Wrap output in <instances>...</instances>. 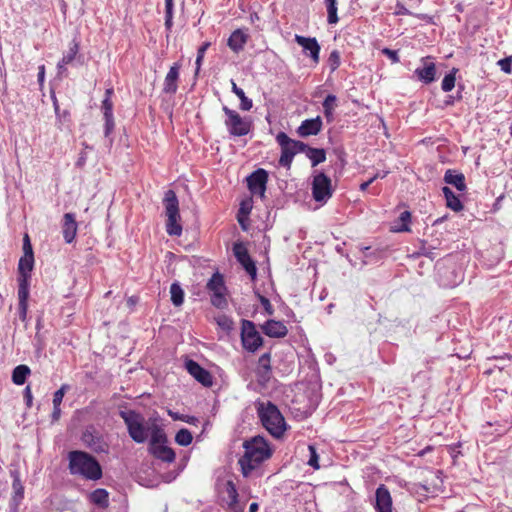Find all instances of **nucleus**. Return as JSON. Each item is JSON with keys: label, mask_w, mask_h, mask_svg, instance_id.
<instances>
[{"label": "nucleus", "mask_w": 512, "mask_h": 512, "mask_svg": "<svg viewBox=\"0 0 512 512\" xmlns=\"http://www.w3.org/2000/svg\"><path fill=\"white\" fill-rule=\"evenodd\" d=\"M244 454L238 460L244 477H249L261 463L272 456V449L268 441L262 436H255L243 443Z\"/></svg>", "instance_id": "f257e3e1"}, {"label": "nucleus", "mask_w": 512, "mask_h": 512, "mask_svg": "<svg viewBox=\"0 0 512 512\" xmlns=\"http://www.w3.org/2000/svg\"><path fill=\"white\" fill-rule=\"evenodd\" d=\"M255 409L266 431L276 439L282 438L287 430V423L279 408L271 401L257 400Z\"/></svg>", "instance_id": "f03ea898"}, {"label": "nucleus", "mask_w": 512, "mask_h": 512, "mask_svg": "<svg viewBox=\"0 0 512 512\" xmlns=\"http://www.w3.org/2000/svg\"><path fill=\"white\" fill-rule=\"evenodd\" d=\"M68 460L69 471L72 475H79L88 480H99L102 477V468L99 462L89 453L73 450L69 452Z\"/></svg>", "instance_id": "7ed1b4c3"}, {"label": "nucleus", "mask_w": 512, "mask_h": 512, "mask_svg": "<svg viewBox=\"0 0 512 512\" xmlns=\"http://www.w3.org/2000/svg\"><path fill=\"white\" fill-rule=\"evenodd\" d=\"M34 268V256L23 255L18 263V300L19 316L21 320L26 319L28 310L29 286L31 271Z\"/></svg>", "instance_id": "20e7f679"}, {"label": "nucleus", "mask_w": 512, "mask_h": 512, "mask_svg": "<svg viewBox=\"0 0 512 512\" xmlns=\"http://www.w3.org/2000/svg\"><path fill=\"white\" fill-rule=\"evenodd\" d=\"M120 417L123 419L129 436L136 443H144L149 436L151 437L152 427L146 425L145 418L135 410H121Z\"/></svg>", "instance_id": "39448f33"}, {"label": "nucleus", "mask_w": 512, "mask_h": 512, "mask_svg": "<svg viewBox=\"0 0 512 512\" xmlns=\"http://www.w3.org/2000/svg\"><path fill=\"white\" fill-rule=\"evenodd\" d=\"M167 441L164 430L154 424L151 429L149 452L163 462L172 463L175 461L176 454L172 448L166 445Z\"/></svg>", "instance_id": "423d86ee"}, {"label": "nucleus", "mask_w": 512, "mask_h": 512, "mask_svg": "<svg viewBox=\"0 0 512 512\" xmlns=\"http://www.w3.org/2000/svg\"><path fill=\"white\" fill-rule=\"evenodd\" d=\"M163 204L165 206V213L167 216L166 232L170 236H180L182 233V226L179 221L181 219L179 213V201L174 190H167L164 194Z\"/></svg>", "instance_id": "0eeeda50"}, {"label": "nucleus", "mask_w": 512, "mask_h": 512, "mask_svg": "<svg viewBox=\"0 0 512 512\" xmlns=\"http://www.w3.org/2000/svg\"><path fill=\"white\" fill-rule=\"evenodd\" d=\"M276 141L281 147L279 165L287 169H290L294 156L307 148V144L291 139L285 132H279Z\"/></svg>", "instance_id": "6e6552de"}, {"label": "nucleus", "mask_w": 512, "mask_h": 512, "mask_svg": "<svg viewBox=\"0 0 512 512\" xmlns=\"http://www.w3.org/2000/svg\"><path fill=\"white\" fill-rule=\"evenodd\" d=\"M223 112L226 115L225 126L231 136L241 137L247 135L252 127L249 119L241 117V115L227 106H223Z\"/></svg>", "instance_id": "1a4fd4ad"}, {"label": "nucleus", "mask_w": 512, "mask_h": 512, "mask_svg": "<svg viewBox=\"0 0 512 512\" xmlns=\"http://www.w3.org/2000/svg\"><path fill=\"white\" fill-rule=\"evenodd\" d=\"M263 337L256 329V325L250 320L241 322V343L245 350L255 353L263 345Z\"/></svg>", "instance_id": "9d476101"}, {"label": "nucleus", "mask_w": 512, "mask_h": 512, "mask_svg": "<svg viewBox=\"0 0 512 512\" xmlns=\"http://www.w3.org/2000/svg\"><path fill=\"white\" fill-rule=\"evenodd\" d=\"M82 443L95 453H108L109 444L105 440L104 435L93 425L87 426L82 435Z\"/></svg>", "instance_id": "9b49d317"}, {"label": "nucleus", "mask_w": 512, "mask_h": 512, "mask_svg": "<svg viewBox=\"0 0 512 512\" xmlns=\"http://www.w3.org/2000/svg\"><path fill=\"white\" fill-rule=\"evenodd\" d=\"M333 195L331 179L323 172H319L313 177L312 196L316 202H327Z\"/></svg>", "instance_id": "f8f14e48"}, {"label": "nucleus", "mask_w": 512, "mask_h": 512, "mask_svg": "<svg viewBox=\"0 0 512 512\" xmlns=\"http://www.w3.org/2000/svg\"><path fill=\"white\" fill-rule=\"evenodd\" d=\"M207 289L212 292L211 303L217 308H225L227 306V300L225 297L226 287L223 276L219 273L212 275L207 283Z\"/></svg>", "instance_id": "ddd939ff"}, {"label": "nucleus", "mask_w": 512, "mask_h": 512, "mask_svg": "<svg viewBox=\"0 0 512 512\" xmlns=\"http://www.w3.org/2000/svg\"><path fill=\"white\" fill-rule=\"evenodd\" d=\"M247 186L252 195L265 197L266 185L268 182V173L266 170L259 168L252 172L246 179Z\"/></svg>", "instance_id": "4468645a"}, {"label": "nucleus", "mask_w": 512, "mask_h": 512, "mask_svg": "<svg viewBox=\"0 0 512 512\" xmlns=\"http://www.w3.org/2000/svg\"><path fill=\"white\" fill-rule=\"evenodd\" d=\"M233 252L237 261L242 265L252 279H254L257 274V268L255 262L251 259L246 246L241 242L235 243L233 245Z\"/></svg>", "instance_id": "2eb2a0df"}, {"label": "nucleus", "mask_w": 512, "mask_h": 512, "mask_svg": "<svg viewBox=\"0 0 512 512\" xmlns=\"http://www.w3.org/2000/svg\"><path fill=\"white\" fill-rule=\"evenodd\" d=\"M294 40L298 45H300L303 48L305 54H307L311 58L313 63H319L321 47L316 38L305 37L296 34Z\"/></svg>", "instance_id": "dca6fc26"}, {"label": "nucleus", "mask_w": 512, "mask_h": 512, "mask_svg": "<svg viewBox=\"0 0 512 512\" xmlns=\"http://www.w3.org/2000/svg\"><path fill=\"white\" fill-rule=\"evenodd\" d=\"M255 373L260 385L265 386L270 381L272 376L270 352H266L259 357Z\"/></svg>", "instance_id": "f3484780"}, {"label": "nucleus", "mask_w": 512, "mask_h": 512, "mask_svg": "<svg viewBox=\"0 0 512 512\" xmlns=\"http://www.w3.org/2000/svg\"><path fill=\"white\" fill-rule=\"evenodd\" d=\"M186 370L194 377L199 383L205 387H210L213 384V378L210 372L204 369L199 363L194 360H188L185 363Z\"/></svg>", "instance_id": "a211bd4d"}, {"label": "nucleus", "mask_w": 512, "mask_h": 512, "mask_svg": "<svg viewBox=\"0 0 512 512\" xmlns=\"http://www.w3.org/2000/svg\"><path fill=\"white\" fill-rule=\"evenodd\" d=\"M374 508L376 512H392L393 502L391 494L388 488L381 484L375 492V504Z\"/></svg>", "instance_id": "6ab92c4d"}, {"label": "nucleus", "mask_w": 512, "mask_h": 512, "mask_svg": "<svg viewBox=\"0 0 512 512\" xmlns=\"http://www.w3.org/2000/svg\"><path fill=\"white\" fill-rule=\"evenodd\" d=\"M487 361H495L491 368H497L499 371H505V375L501 377V382H510L512 380V356L503 354L501 356H491Z\"/></svg>", "instance_id": "aec40b11"}, {"label": "nucleus", "mask_w": 512, "mask_h": 512, "mask_svg": "<svg viewBox=\"0 0 512 512\" xmlns=\"http://www.w3.org/2000/svg\"><path fill=\"white\" fill-rule=\"evenodd\" d=\"M181 64L176 62L174 63L168 73L165 76L163 83V92L166 94H175L178 89V80L180 74Z\"/></svg>", "instance_id": "412c9836"}, {"label": "nucleus", "mask_w": 512, "mask_h": 512, "mask_svg": "<svg viewBox=\"0 0 512 512\" xmlns=\"http://www.w3.org/2000/svg\"><path fill=\"white\" fill-rule=\"evenodd\" d=\"M322 119L320 116L315 118L306 119L302 121L301 125L297 129V133L300 137L315 136L322 130Z\"/></svg>", "instance_id": "4be33fe9"}, {"label": "nucleus", "mask_w": 512, "mask_h": 512, "mask_svg": "<svg viewBox=\"0 0 512 512\" xmlns=\"http://www.w3.org/2000/svg\"><path fill=\"white\" fill-rule=\"evenodd\" d=\"M78 225L73 213H65L62 222V234L66 243L70 244L77 235Z\"/></svg>", "instance_id": "5701e85b"}, {"label": "nucleus", "mask_w": 512, "mask_h": 512, "mask_svg": "<svg viewBox=\"0 0 512 512\" xmlns=\"http://www.w3.org/2000/svg\"><path fill=\"white\" fill-rule=\"evenodd\" d=\"M261 329L265 335L271 338H284L288 334L286 325L277 320L269 319L263 325Z\"/></svg>", "instance_id": "b1692460"}, {"label": "nucleus", "mask_w": 512, "mask_h": 512, "mask_svg": "<svg viewBox=\"0 0 512 512\" xmlns=\"http://www.w3.org/2000/svg\"><path fill=\"white\" fill-rule=\"evenodd\" d=\"M248 41V35L241 29L234 30L228 38L227 45L235 53H239L244 49Z\"/></svg>", "instance_id": "393cba45"}, {"label": "nucleus", "mask_w": 512, "mask_h": 512, "mask_svg": "<svg viewBox=\"0 0 512 512\" xmlns=\"http://www.w3.org/2000/svg\"><path fill=\"white\" fill-rule=\"evenodd\" d=\"M444 181L449 185H453L457 190L461 192L465 191L467 188L464 174L452 169L446 170L444 174Z\"/></svg>", "instance_id": "a878e982"}, {"label": "nucleus", "mask_w": 512, "mask_h": 512, "mask_svg": "<svg viewBox=\"0 0 512 512\" xmlns=\"http://www.w3.org/2000/svg\"><path fill=\"white\" fill-rule=\"evenodd\" d=\"M415 73L420 80L428 84L435 80L436 66L433 62L425 63L424 67L416 69Z\"/></svg>", "instance_id": "bb28decb"}, {"label": "nucleus", "mask_w": 512, "mask_h": 512, "mask_svg": "<svg viewBox=\"0 0 512 512\" xmlns=\"http://www.w3.org/2000/svg\"><path fill=\"white\" fill-rule=\"evenodd\" d=\"M443 195L446 200V206L455 212L463 209V204L458 196L447 186L442 188Z\"/></svg>", "instance_id": "cd10ccee"}, {"label": "nucleus", "mask_w": 512, "mask_h": 512, "mask_svg": "<svg viewBox=\"0 0 512 512\" xmlns=\"http://www.w3.org/2000/svg\"><path fill=\"white\" fill-rule=\"evenodd\" d=\"M304 152L310 159L312 167H315L326 160V152L322 148H313L307 145L306 151Z\"/></svg>", "instance_id": "c85d7f7f"}, {"label": "nucleus", "mask_w": 512, "mask_h": 512, "mask_svg": "<svg viewBox=\"0 0 512 512\" xmlns=\"http://www.w3.org/2000/svg\"><path fill=\"white\" fill-rule=\"evenodd\" d=\"M30 373L31 370L27 365L21 364L16 366L12 372L13 383L16 385H23Z\"/></svg>", "instance_id": "c756f323"}, {"label": "nucleus", "mask_w": 512, "mask_h": 512, "mask_svg": "<svg viewBox=\"0 0 512 512\" xmlns=\"http://www.w3.org/2000/svg\"><path fill=\"white\" fill-rule=\"evenodd\" d=\"M90 500L92 503L105 508L109 504V494L103 488H98L90 494Z\"/></svg>", "instance_id": "7c9ffc66"}, {"label": "nucleus", "mask_w": 512, "mask_h": 512, "mask_svg": "<svg viewBox=\"0 0 512 512\" xmlns=\"http://www.w3.org/2000/svg\"><path fill=\"white\" fill-rule=\"evenodd\" d=\"M411 223V213L409 211H403L398 220L395 223L392 231L394 232H409Z\"/></svg>", "instance_id": "2f4dec72"}, {"label": "nucleus", "mask_w": 512, "mask_h": 512, "mask_svg": "<svg viewBox=\"0 0 512 512\" xmlns=\"http://www.w3.org/2000/svg\"><path fill=\"white\" fill-rule=\"evenodd\" d=\"M325 5L327 9V22L330 25L336 24L339 21L337 11H338V1L337 0H325Z\"/></svg>", "instance_id": "473e14b6"}, {"label": "nucleus", "mask_w": 512, "mask_h": 512, "mask_svg": "<svg viewBox=\"0 0 512 512\" xmlns=\"http://www.w3.org/2000/svg\"><path fill=\"white\" fill-rule=\"evenodd\" d=\"M171 302L174 306L179 307L184 302V291L180 284L174 282L170 286Z\"/></svg>", "instance_id": "72a5a7b5"}, {"label": "nucleus", "mask_w": 512, "mask_h": 512, "mask_svg": "<svg viewBox=\"0 0 512 512\" xmlns=\"http://www.w3.org/2000/svg\"><path fill=\"white\" fill-rule=\"evenodd\" d=\"M323 111L328 122H332L334 117V109L336 106V96L329 94L323 101Z\"/></svg>", "instance_id": "f704fd0d"}, {"label": "nucleus", "mask_w": 512, "mask_h": 512, "mask_svg": "<svg viewBox=\"0 0 512 512\" xmlns=\"http://www.w3.org/2000/svg\"><path fill=\"white\" fill-rule=\"evenodd\" d=\"M79 52V42L76 40H73L69 51L63 56L61 61L59 62V67L62 68L64 65L70 64L76 57L77 53Z\"/></svg>", "instance_id": "c9c22d12"}, {"label": "nucleus", "mask_w": 512, "mask_h": 512, "mask_svg": "<svg viewBox=\"0 0 512 512\" xmlns=\"http://www.w3.org/2000/svg\"><path fill=\"white\" fill-rule=\"evenodd\" d=\"M226 493L228 497V506L230 509L235 510V506L238 503V492L233 481H227Z\"/></svg>", "instance_id": "e433bc0d"}, {"label": "nucleus", "mask_w": 512, "mask_h": 512, "mask_svg": "<svg viewBox=\"0 0 512 512\" xmlns=\"http://www.w3.org/2000/svg\"><path fill=\"white\" fill-rule=\"evenodd\" d=\"M192 441L193 435L186 428L180 429L175 435V442L180 446H188L192 443Z\"/></svg>", "instance_id": "4c0bfd02"}, {"label": "nucleus", "mask_w": 512, "mask_h": 512, "mask_svg": "<svg viewBox=\"0 0 512 512\" xmlns=\"http://www.w3.org/2000/svg\"><path fill=\"white\" fill-rule=\"evenodd\" d=\"M484 375L492 377V383L498 386H505L509 382H501L500 379L505 375V371H499L497 368L489 367L484 371Z\"/></svg>", "instance_id": "58836bf2"}, {"label": "nucleus", "mask_w": 512, "mask_h": 512, "mask_svg": "<svg viewBox=\"0 0 512 512\" xmlns=\"http://www.w3.org/2000/svg\"><path fill=\"white\" fill-rule=\"evenodd\" d=\"M56 115L57 128L62 130L64 126L69 127L71 124V114L69 110H60Z\"/></svg>", "instance_id": "ea45409f"}, {"label": "nucleus", "mask_w": 512, "mask_h": 512, "mask_svg": "<svg viewBox=\"0 0 512 512\" xmlns=\"http://www.w3.org/2000/svg\"><path fill=\"white\" fill-rule=\"evenodd\" d=\"M215 321H216L217 325L224 331L228 332L233 329V325H234L233 320L225 314L218 315L215 318Z\"/></svg>", "instance_id": "a19ab883"}, {"label": "nucleus", "mask_w": 512, "mask_h": 512, "mask_svg": "<svg viewBox=\"0 0 512 512\" xmlns=\"http://www.w3.org/2000/svg\"><path fill=\"white\" fill-rule=\"evenodd\" d=\"M327 64L331 72H334L339 68L341 64V56L338 50L331 51L327 60Z\"/></svg>", "instance_id": "79ce46f5"}, {"label": "nucleus", "mask_w": 512, "mask_h": 512, "mask_svg": "<svg viewBox=\"0 0 512 512\" xmlns=\"http://www.w3.org/2000/svg\"><path fill=\"white\" fill-rule=\"evenodd\" d=\"M455 73H456V70L454 69L453 72L445 75V77L443 78L442 83H441V88L444 92H449V91L453 90V88L455 87V81H456Z\"/></svg>", "instance_id": "37998d69"}, {"label": "nucleus", "mask_w": 512, "mask_h": 512, "mask_svg": "<svg viewBox=\"0 0 512 512\" xmlns=\"http://www.w3.org/2000/svg\"><path fill=\"white\" fill-rule=\"evenodd\" d=\"M308 450L310 453L308 465L313 467L315 470H318L320 468L319 465V455L317 453V450L314 445H309Z\"/></svg>", "instance_id": "c03bdc74"}, {"label": "nucleus", "mask_w": 512, "mask_h": 512, "mask_svg": "<svg viewBox=\"0 0 512 512\" xmlns=\"http://www.w3.org/2000/svg\"><path fill=\"white\" fill-rule=\"evenodd\" d=\"M167 413L174 421L179 420V421L187 422L189 424H194L197 421L196 417H194V416L179 414L178 412H174L172 410H168Z\"/></svg>", "instance_id": "a18cd8bd"}, {"label": "nucleus", "mask_w": 512, "mask_h": 512, "mask_svg": "<svg viewBox=\"0 0 512 512\" xmlns=\"http://www.w3.org/2000/svg\"><path fill=\"white\" fill-rule=\"evenodd\" d=\"M497 65L500 67V69L506 73L511 74L512 73V56L505 57L503 59H500L497 62Z\"/></svg>", "instance_id": "49530a36"}, {"label": "nucleus", "mask_w": 512, "mask_h": 512, "mask_svg": "<svg viewBox=\"0 0 512 512\" xmlns=\"http://www.w3.org/2000/svg\"><path fill=\"white\" fill-rule=\"evenodd\" d=\"M67 388V385H62L57 391L54 392L53 406H61Z\"/></svg>", "instance_id": "de8ad7c7"}, {"label": "nucleus", "mask_w": 512, "mask_h": 512, "mask_svg": "<svg viewBox=\"0 0 512 512\" xmlns=\"http://www.w3.org/2000/svg\"><path fill=\"white\" fill-rule=\"evenodd\" d=\"M23 255L34 256L33 248L28 234H25L23 237Z\"/></svg>", "instance_id": "09e8293b"}, {"label": "nucleus", "mask_w": 512, "mask_h": 512, "mask_svg": "<svg viewBox=\"0 0 512 512\" xmlns=\"http://www.w3.org/2000/svg\"><path fill=\"white\" fill-rule=\"evenodd\" d=\"M238 98L240 99L241 103H240V109L243 110V111H249L252 106H253V102L250 98H248L245 93L241 94V96H238Z\"/></svg>", "instance_id": "8fccbe9b"}, {"label": "nucleus", "mask_w": 512, "mask_h": 512, "mask_svg": "<svg viewBox=\"0 0 512 512\" xmlns=\"http://www.w3.org/2000/svg\"><path fill=\"white\" fill-rule=\"evenodd\" d=\"M104 120H105L104 134H105V136H109L112 133L114 126H115L114 116L113 115H110L109 117L104 116Z\"/></svg>", "instance_id": "3c124183"}, {"label": "nucleus", "mask_w": 512, "mask_h": 512, "mask_svg": "<svg viewBox=\"0 0 512 512\" xmlns=\"http://www.w3.org/2000/svg\"><path fill=\"white\" fill-rule=\"evenodd\" d=\"M103 116L113 115V102L111 99H103L102 101Z\"/></svg>", "instance_id": "603ef678"}, {"label": "nucleus", "mask_w": 512, "mask_h": 512, "mask_svg": "<svg viewBox=\"0 0 512 512\" xmlns=\"http://www.w3.org/2000/svg\"><path fill=\"white\" fill-rule=\"evenodd\" d=\"M259 300H260V303L263 306L265 312L268 315H273L274 309H273V306H272L270 300L268 298H266L265 296H262V295H259Z\"/></svg>", "instance_id": "864d4df0"}, {"label": "nucleus", "mask_w": 512, "mask_h": 512, "mask_svg": "<svg viewBox=\"0 0 512 512\" xmlns=\"http://www.w3.org/2000/svg\"><path fill=\"white\" fill-rule=\"evenodd\" d=\"M382 53L386 55L393 63H398L400 61L398 52L396 50L384 48L382 49Z\"/></svg>", "instance_id": "5fc2aeb1"}, {"label": "nucleus", "mask_w": 512, "mask_h": 512, "mask_svg": "<svg viewBox=\"0 0 512 512\" xmlns=\"http://www.w3.org/2000/svg\"><path fill=\"white\" fill-rule=\"evenodd\" d=\"M13 489L15 491V494L20 497V498H23V495H24V487L22 486L21 484V481L19 478H15L13 480Z\"/></svg>", "instance_id": "6e6d98bb"}, {"label": "nucleus", "mask_w": 512, "mask_h": 512, "mask_svg": "<svg viewBox=\"0 0 512 512\" xmlns=\"http://www.w3.org/2000/svg\"><path fill=\"white\" fill-rule=\"evenodd\" d=\"M23 397L26 403V406L30 408L32 406L33 396H32V390L29 385H27L23 391Z\"/></svg>", "instance_id": "4d7b16f0"}, {"label": "nucleus", "mask_w": 512, "mask_h": 512, "mask_svg": "<svg viewBox=\"0 0 512 512\" xmlns=\"http://www.w3.org/2000/svg\"><path fill=\"white\" fill-rule=\"evenodd\" d=\"M165 28L167 30L168 33L171 32L172 30V27H173V15H165ZM169 36V34H167V37Z\"/></svg>", "instance_id": "13d9d810"}, {"label": "nucleus", "mask_w": 512, "mask_h": 512, "mask_svg": "<svg viewBox=\"0 0 512 512\" xmlns=\"http://www.w3.org/2000/svg\"><path fill=\"white\" fill-rule=\"evenodd\" d=\"M396 8H397V10L395 12L396 15H411V12L401 3H398L396 5Z\"/></svg>", "instance_id": "bf43d9fd"}, {"label": "nucleus", "mask_w": 512, "mask_h": 512, "mask_svg": "<svg viewBox=\"0 0 512 512\" xmlns=\"http://www.w3.org/2000/svg\"><path fill=\"white\" fill-rule=\"evenodd\" d=\"M174 0H165V15H173Z\"/></svg>", "instance_id": "052dcab7"}, {"label": "nucleus", "mask_w": 512, "mask_h": 512, "mask_svg": "<svg viewBox=\"0 0 512 512\" xmlns=\"http://www.w3.org/2000/svg\"><path fill=\"white\" fill-rule=\"evenodd\" d=\"M379 177V174H376L374 177L370 178L368 181L363 182L360 185V190L365 191L367 188Z\"/></svg>", "instance_id": "680f3d73"}, {"label": "nucleus", "mask_w": 512, "mask_h": 512, "mask_svg": "<svg viewBox=\"0 0 512 512\" xmlns=\"http://www.w3.org/2000/svg\"><path fill=\"white\" fill-rule=\"evenodd\" d=\"M211 43L210 42H204L199 48H198V51H197V54L200 56V57H204L205 55V52L207 51V49L210 47Z\"/></svg>", "instance_id": "e2e57ef3"}, {"label": "nucleus", "mask_w": 512, "mask_h": 512, "mask_svg": "<svg viewBox=\"0 0 512 512\" xmlns=\"http://www.w3.org/2000/svg\"><path fill=\"white\" fill-rule=\"evenodd\" d=\"M60 415H61L60 406H53L52 419L54 421H57L60 418Z\"/></svg>", "instance_id": "0e129e2a"}, {"label": "nucleus", "mask_w": 512, "mask_h": 512, "mask_svg": "<svg viewBox=\"0 0 512 512\" xmlns=\"http://www.w3.org/2000/svg\"><path fill=\"white\" fill-rule=\"evenodd\" d=\"M51 99H52L54 111H55V114H56V113H58L60 111L59 103H58V100H57V98H56V96L54 94L51 96Z\"/></svg>", "instance_id": "69168bd1"}, {"label": "nucleus", "mask_w": 512, "mask_h": 512, "mask_svg": "<svg viewBox=\"0 0 512 512\" xmlns=\"http://www.w3.org/2000/svg\"><path fill=\"white\" fill-rule=\"evenodd\" d=\"M44 74H45V67L44 65H41L39 67V73H38V80L42 82L44 80Z\"/></svg>", "instance_id": "338daca9"}, {"label": "nucleus", "mask_w": 512, "mask_h": 512, "mask_svg": "<svg viewBox=\"0 0 512 512\" xmlns=\"http://www.w3.org/2000/svg\"><path fill=\"white\" fill-rule=\"evenodd\" d=\"M259 509V506L256 502H253L249 506V512H257Z\"/></svg>", "instance_id": "774afa93"}]
</instances>
